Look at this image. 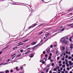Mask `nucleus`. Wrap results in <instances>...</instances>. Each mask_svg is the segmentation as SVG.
Listing matches in <instances>:
<instances>
[{"mask_svg": "<svg viewBox=\"0 0 73 73\" xmlns=\"http://www.w3.org/2000/svg\"><path fill=\"white\" fill-rule=\"evenodd\" d=\"M68 37L64 36L61 38L62 42V43H64L66 41V39H68Z\"/></svg>", "mask_w": 73, "mask_h": 73, "instance_id": "1", "label": "nucleus"}, {"mask_svg": "<svg viewBox=\"0 0 73 73\" xmlns=\"http://www.w3.org/2000/svg\"><path fill=\"white\" fill-rule=\"evenodd\" d=\"M50 48H48V49L46 50V53L47 54H49V53H50Z\"/></svg>", "mask_w": 73, "mask_h": 73, "instance_id": "2", "label": "nucleus"}, {"mask_svg": "<svg viewBox=\"0 0 73 73\" xmlns=\"http://www.w3.org/2000/svg\"><path fill=\"white\" fill-rule=\"evenodd\" d=\"M18 46H20V45H23L24 44V43H22L21 42H20L18 43Z\"/></svg>", "mask_w": 73, "mask_h": 73, "instance_id": "3", "label": "nucleus"}, {"mask_svg": "<svg viewBox=\"0 0 73 73\" xmlns=\"http://www.w3.org/2000/svg\"><path fill=\"white\" fill-rule=\"evenodd\" d=\"M33 56H34L33 54H31L29 55V56L30 57H33Z\"/></svg>", "mask_w": 73, "mask_h": 73, "instance_id": "4", "label": "nucleus"}, {"mask_svg": "<svg viewBox=\"0 0 73 73\" xmlns=\"http://www.w3.org/2000/svg\"><path fill=\"white\" fill-rule=\"evenodd\" d=\"M36 44V42H33V43H31V44L32 45H35Z\"/></svg>", "mask_w": 73, "mask_h": 73, "instance_id": "5", "label": "nucleus"}, {"mask_svg": "<svg viewBox=\"0 0 73 73\" xmlns=\"http://www.w3.org/2000/svg\"><path fill=\"white\" fill-rule=\"evenodd\" d=\"M31 52V50H29V51H28L27 52H26L25 53V54H27V53H29V52Z\"/></svg>", "mask_w": 73, "mask_h": 73, "instance_id": "6", "label": "nucleus"}, {"mask_svg": "<svg viewBox=\"0 0 73 73\" xmlns=\"http://www.w3.org/2000/svg\"><path fill=\"white\" fill-rule=\"evenodd\" d=\"M64 44H65L66 45L67 44H68V41H66L64 43Z\"/></svg>", "mask_w": 73, "mask_h": 73, "instance_id": "7", "label": "nucleus"}, {"mask_svg": "<svg viewBox=\"0 0 73 73\" xmlns=\"http://www.w3.org/2000/svg\"><path fill=\"white\" fill-rule=\"evenodd\" d=\"M65 61H66V63L65 64H68V61L67 60V59H65Z\"/></svg>", "mask_w": 73, "mask_h": 73, "instance_id": "8", "label": "nucleus"}, {"mask_svg": "<svg viewBox=\"0 0 73 73\" xmlns=\"http://www.w3.org/2000/svg\"><path fill=\"white\" fill-rule=\"evenodd\" d=\"M73 44H70V48L72 49V47H73Z\"/></svg>", "mask_w": 73, "mask_h": 73, "instance_id": "9", "label": "nucleus"}, {"mask_svg": "<svg viewBox=\"0 0 73 73\" xmlns=\"http://www.w3.org/2000/svg\"><path fill=\"white\" fill-rule=\"evenodd\" d=\"M62 50H64L65 49V47L63 46L62 48Z\"/></svg>", "mask_w": 73, "mask_h": 73, "instance_id": "10", "label": "nucleus"}, {"mask_svg": "<svg viewBox=\"0 0 73 73\" xmlns=\"http://www.w3.org/2000/svg\"><path fill=\"white\" fill-rule=\"evenodd\" d=\"M72 36H71L70 38L69 39V40L70 41H72Z\"/></svg>", "mask_w": 73, "mask_h": 73, "instance_id": "11", "label": "nucleus"}, {"mask_svg": "<svg viewBox=\"0 0 73 73\" xmlns=\"http://www.w3.org/2000/svg\"><path fill=\"white\" fill-rule=\"evenodd\" d=\"M51 58H52V57L50 56H49L48 57V60H51Z\"/></svg>", "mask_w": 73, "mask_h": 73, "instance_id": "12", "label": "nucleus"}, {"mask_svg": "<svg viewBox=\"0 0 73 73\" xmlns=\"http://www.w3.org/2000/svg\"><path fill=\"white\" fill-rule=\"evenodd\" d=\"M36 25H37V24H35L33 26H32V28H33V27H35V26H36Z\"/></svg>", "mask_w": 73, "mask_h": 73, "instance_id": "13", "label": "nucleus"}, {"mask_svg": "<svg viewBox=\"0 0 73 73\" xmlns=\"http://www.w3.org/2000/svg\"><path fill=\"white\" fill-rule=\"evenodd\" d=\"M20 52L21 53H22V52H24V50L23 49L20 50Z\"/></svg>", "mask_w": 73, "mask_h": 73, "instance_id": "14", "label": "nucleus"}, {"mask_svg": "<svg viewBox=\"0 0 73 73\" xmlns=\"http://www.w3.org/2000/svg\"><path fill=\"white\" fill-rule=\"evenodd\" d=\"M53 70H54V71H57V70L56 69V68H54Z\"/></svg>", "mask_w": 73, "mask_h": 73, "instance_id": "15", "label": "nucleus"}, {"mask_svg": "<svg viewBox=\"0 0 73 73\" xmlns=\"http://www.w3.org/2000/svg\"><path fill=\"white\" fill-rule=\"evenodd\" d=\"M65 57L66 58H68V56L67 55H66Z\"/></svg>", "mask_w": 73, "mask_h": 73, "instance_id": "16", "label": "nucleus"}, {"mask_svg": "<svg viewBox=\"0 0 73 73\" xmlns=\"http://www.w3.org/2000/svg\"><path fill=\"white\" fill-rule=\"evenodd\" d=\"M60 68V67L59 66H57L56 68V69H58Z\"/></svg>", "mask_w": 73, "mask_h": 73, "instance_id": "17", "label": "nucleus"}, {"mask_svg": "<svg viewBox=\"0 0 73 73\" xmlns=\"http://www.w3.org/2000/svg\"><path fill=\"white\" fill-rule=\"evenodd\" d=\"M42 33H43V32H42L40 33H39L38 35H40L42 34Z\"/></svg>", "mask_w": 73, "mask_h": 73, "instance_id": "18", "label": "nucleus"}, {"mask_svg": "<svg viewBox=\"0 0 73 73\" xmlns=\"http://www.w3.org/2000/svg\"><path fill=\"white\" fill-rule=\"evenodd\" d=\"M17 68H18V67H17L16 68H15V69H16V70H17V71H19V70L18 69H17Z\"/></svg>", "mask_w": 73, "mask_h": 73, "instance_id": "19", "label": "nucleus"}, {"mask_svg": "<svg viewBox=\"0 0 73 73\" xmlns=\"http://www.w3.org/2000/svg\"><path fill=\"white\" fill-rule=\"evenodd\" d=\"M9 71L8 70H7L6 71H5L6 73H7L8 72H9Z\"/></svg>", "mask_w": 73, "mask_h": 73, "instance_id": "20", "label": "nucleus"}, {"mask_svg": "<svg viewBox=\"0 0 73 73\" xmlns=\"http://www.w3.org/2000/svg\"><path fill=\"white\" fill-rule=\"evenodd\" d=\"M71 58H72V57L71 56H70L68 57V59H69V60H70Z\"/></svg>", "mask_w": 73, "mask_h": 73, "instance_id": "21", "label": "nucleus"}, {"mask_svg": "<svg viewBox=\"0 0 73 73\" xmlns=\"http://www.w3.org/2000/svg\"><path fill=\"white\" fill-rule=\"evenodd\" d=\"M73 25V23L70 24V25H68V26H71V25Z\"/></svg>", "mask_w": 73, "mask_h": 73, "instance_id": "22", "label": "nucleus"}, {"mask_svg": "<svg viewBox=\"0 0 73 73\" xmlns=\"http://www.w3.org/2000/svg\"><path fill=\"white\" fill-rule=\"evenodd\" d=\"M64 28H63L62 29H61V30H60V31L61 32H62V31H64Z\"/></svg>", "mask_w": 73, "mask_h": 73, "instance_id": "23", "label": "nucleus"}, {"mask_svg": "<svg viewBox=\"0 0 73 73\" xmlns=\"http://www.w3.org/2000/svg\"><path fill=\"white\" fill-rule=\"evenodd\" d=\"M17 47H14L13 48V50H15V49H16V48H17Z\"/></svg>", "mask_w": 73, "mask_h": 73, "instance_id": "24", "label": "nucleus"}, {"mask_svg": "<svg viewBox=\"0 0 73 73\" xmlns=\"http://www.w3.org/2000/svg\"><path fill=\"white\" fill-rule=\"evenodd\" d=\"M21 54H19V55H17V57H20V56H21Z\"/></svg>", "mask_w": 73, "mask_h": 73, "instance_id": "25", "label": "nucleus"}, {"mask_svg": "<svg viewBox=\"0 0 73 73\" xmlns=\"http://www.w3.org/2000/svg\"><path fill=\"white\" fill-rule=\"evenodd\" d=\"M58 53V51L57 50L56 51V54H57Z\"/></svg>", "mask_w": 73, "mask_h": 73, "instance_id": "26", "label": "nucleus"}, {"mask_svg": "<svg viewBox=\"0 0 73 73\" xmlns=\"http://www.w3.org/2000/svg\"><path fill=\"white\" fill-rule=\"evenodd\" d=\"M44 61V59H43L42 60H40V62H42V61Z\"/></svg>", "mask_w": 73, "mask_h": 73, "instance_id": "27", "label": "nucleus"}, {"mask_svg": "<svg viewBox=\"0 0 73 73\" xmlns=\"http://www.w3.org/2000/svg\"><path fill=\"white\" fill-rule=\"evenodd\" d=\"M49 69H48L47 70H46V73H47V72H48Z\"/></svg>", "mask_w": 73, "mask_h": 73, "instance_id": "28", "label": "nucleus"}, {"mask_svg": "<svg viewBox=\"0 0 73 73\" xmlns=\"http://www.w3.org/2000/svg\"><path fill=\"white\" fill-rule=\"evenodd\" d=\"M42 64H44L45 63V61H42Z\"/></svg>", "mask_w": 73, "mask_h": 73, "instance_id": "29", "label": "nucleus"}, {"mask_svg": "<svg viewBox=\"0 0 73 73\" xmlns=\"http://www.w3.org/2000/svg\"><path fill=\"white\" fill-rule=\"evenodd\" d=\"M15 55H16V54H13V55H11V57H13V56H15Z\"/></svg>", "mask_w": 73, "mask_h": 73, "instance_id": "30", "label": "nucleus"}, {"mask_svg": "<svg viewBox=\"0 0 73 73\" xmlns=\"http://www.w3.org/2000/svg\"><path fill=\"white\" fill-rule=\"evenodd\" d=\"M62 67L63 68H65V65H63L62 66Z\"/></svg>", "mask_w": 73, "mask_h": 73, "instance_id": "31", "label": "nucleus"}, {"mask_svg": "<svg viewBox=\"0 0 73 73\" xmlns=\"http://www.w3.org/2000/svg\"><path fill=\"white\" fill-rule=\"evenodd\" d=\"M50 62H53V59H51L50 60Z\"/></svg>", "mask_w": 73, "mask_h": 73, "instance_id": "32", "label": "nucleus"}, {"mask_svg": "<svg viewBox=\"0 0 73 73\" xmlns=\"http://www.w3.org/2000/svg\"><path fill=\"white\" fill-rule=\"evenodd\" d=\"M31 28H32V26H31L29 27L28 29H31Z\"/></svg>", "mask_w": 73, "mask_h": 73, "instance_id": "33", "label": "nucleus"}, {"mask_svg": "<svg viewBox=\"0 0 73 73\" xmlns=\"http://www.w3.org/2000/svg\"><path fill=\"white\" fill-rule=\"evenodd\" d=\"M54 65V63H52V66H53Z\"/></svg>", "mask_w": 73, "mask_h": 73, "instance_id": "34", "label": "nucleus"}, {"mask_svg": "<svg viewBox=\"0 0 73 73\" xmlns=\"http://www.w3.org/2000/svg\"><path fill=\"white\" fill-rule=\"evenodd\" d=\"M52 53H50L49 54L50 56H52Z\"/></svg>", "mask_w": 73, "mask_h": 73, "instance_id": "35", "label": "nucleus"}, {"mask_svg": "<svg viewBox=\"0 0 73 73\" xmlns=\"http://www.w3.org/2000/svg\"><path fill=\"white\" fill-rule=\"evenodd\" d=\"M67 70H70V69H69V67H67Z\"/></svg>", "mask_w": 73, "mask_h": 73, "instance_id": "36", "label": "nucleus"}, {"mask_svg": "<svg viewBox=\"0 0 73 73\" xmlns=\"http://www.w3.org/2000/svg\"><path fill=\"white\" fill-rule=\"evenodd\" d=\"M38 45H39V44H38L35 46H34L36 48V46H38Z\"/></svg>", "mask_w": 73, "mask_h": 73, "instance_id": "37", "label": "nucleus"}, {"mask_svg": "<svg viewBox=\"0 0 73 73\" xmlns=\"http://www.w3.org/2000/svg\"><path fill=\"white\" fill-rule=\"evenodd\" d=\"M57 60H59V59H60V56L57 57Z\"/></svg>", "mask_w": 73, "mask_h": 73, "instance_id": "38", "label": "nucleus"}, {"mask_svg": "<svg viewBox=\"0 0 73 73\" xmlns=\"http://www.w3.org/2000/svg\"><path fill=\"white\" fill-rule=\"evenodd\" d=\"M47 58V57H45L43 59H44V60H46Z\"/></svg>", "mask_w": 73, "mask_h": 73, "instance_id": "39", "label": "nucleus"}, {"mask_svg": "<svg viewBox=\"0 0 73 73\" xmlns=\"http://www.w3.org/2000/svg\"><path fill=\"white\" fill-rule=\"evenodd\" d=\"M43 54H45V51H44L43 52Z\"/></svg>", "mask_w": 73, "mask_h": 73, "instance_id": "40", "label": "nucleus"}, {"mask_svg": "<svg viewBox=\"0 0 73 73\" xmlns=\"http://www.w3.org/2000/svg\"><path fill=\"white\" fill-rule=\"evenodd\" d=\"M10 72H11V73H12L13 72V70H10Z\"/></svg>", "mask_w": 73, "mask_h": 73, "instance_id": "41", "label": "nucleus"}, {"mask_svg": "<svg viewBox=\"0 0 73 73\" xmlns=\"http://www.w3.org/2000/svg\"><path fill=\"white\" fill-rule=\"evenodd\" d=\"M35 48H36L35 46L34 47H33V48H32V49L33 50H34V49H35Z\"/></svg>", "mask_w": 73, "mask_h": 73, "instance_id": "42", "label": "nucleus"}, {"mask_svg": "<svg viewBox=\"0 0 73 73\" xmlns=\"http://www.w3.org/2000/svg\"><path fill=\"white\" fill-rule=\"evenodd\" d=\"M7 47H6L4 49H3L2 50H4V49H7Z\"/></svg>", "mask_w": 73, "mask_h": 73, "instance_id": "43", "label": "nucleus"}, {"mask_svg": "<svg viewBox=\"0 0 73 73\" xmlns=\"http://www.w3.org/2000/svg\"><path fill=\"white\" fill-rule=\"evenodd\" d=\"M7 63H5L3 64V65H7Z\"/></svg>", "mask_w": 73, "mask_h": 73, "instance_id": "44", "label": "nucleus"}, {"mask_svg": "<svg viewBox=\"0 0 73 73\" xmlns=\"http://www.w3.org/2000/svg\"><path fill=\"white\" fill-rule=\"evenodd\" d=\"M50 48H53V45H51L50 46Z\"/></svg>", "mask_w": 73, "mask_h": 73, "instance_id": "45", "label": "nucleus"}, {"mask_svg": "<svg viewBox=\"0 0 73 73\" xmlns=\"http://www.w3.org/2000/svg\"><path fill=\"white\" fill-rule=\"evenodd\" d=\"M65 62L64 61L63 62V64H65Z\"/></svg>", "mask_w": 73, "mask_h": 73, "instance_id": "46", "label": "nucleus"}, {"mask_svg": "<svg viewBox=\"0 0 73 73\" xmlns=\"http://www.w3.org/2000/svg\"><path fill=\"white\" fill-rule=\"evenodd\" d=\"M15 57H16V56H15L13 57V58H12V59H13V58H14Z\"/></svg>", "mask_w": 73, "mask_h": 73, "instance_id": "47", "label": "nucleus"}, {"mask_svg": "<svg viewBox=\"0 0 73 73\" xmlns=\"http://www.w3.org/2000/svg\"><path fill=\"white\" fill-rule=\"evenodd\" d=\"M59 66H62V64H59Z\"/></svg>", "mask_w": 73, "mask_h": 73, "instance_id": "48", "label": "nucleus"}, {"mask_svg": "<svg viewBox=\"0 0 73 73\" xmlns=\"http://www.w3.org/2000/svg\"><path fill=\"white\" fill-rule=\"evenodd\" d=\"M47 56H48V54H46L45 55V57H47Z\"/></svg>", "mask_w": 73, "mask_h": 73, "instance_id": "49", "label": "nucleus"}, {"mask_svg": "<svg viewBox=\"0 0 73 73\" xmlns=\"http://www.w3.org/2000/svg\"><path fill=\"white\" fill-rule=\"evenodd\" d=\"M59 64H61V61H59L58 62Z\"/></svg>", "mask_w": 73, "mask_h": 73, "instance_id": "50", "label": "nucleus"}, {"mask_svg": "<svg viewBox=\"0 0 73 73\" xmlns=\"http://www.w3.org/2000/svg\"><path fill=\"white\" fill-rule=\"evenodd\" d=\"M48 40V38H47V39H46V40H45L44 41V42H45L46 41H47V40Z\"/></svg>", "mask_w": 73, "mask_h": 73, "instance_id": "51", "label": "nucleus"}, {"mask_svg": "<svg viewBox=\"0 0 73 73\" xmlns=\"http://www.w3.org/2000/svg\"><path fill=\"white\" fill-rule=\"evenodd\" d=\"M20 68L21 69H23V67H20Z\"/></svg>", "mask_w": 73, "mask_h": 73, "instance_id": "52", "label": "nucleus"}, {"mask_svg": "<svg viewBox=\"0 0 73 73\" xmlns=\"http://www.w3.org/2000/svg\"><path fill=\"white\" fill-rule=\"evenodd\" d=\"M69 64H70V63H72V62L71 61H69Z\"/></svg>", "mask_w": 73, "mask_h": 73, "instance_id": "53", "label": "nucleus"}, {"mask_svg": "<svg viewBox=\"0 0 73 73\" xmlns=\"http://www.w3.org/2000/svg\"><path fill=\"white\" fill-rule=\"evenodd\" d=\"M50 33H48V34H47L46 35L48 36V35H50Z\"/></svg>", "mask_w": 73, "mask_h": 73, "instance_id": "54", "label": "nucleus"}, {"mask_svg": "<svg viewBox=\"0 0 73 73\" xmlns=\"http://www.w3.org/2000/svg\"><path fill=\"white\" fill-rule=\"evenodd\" d=\"M65 73H68V71H65Z\"/></svg>", "mask_w": 73, "mask_h": 73, "instance_id": "55", "label": "nucleus"}, {"mask_svg": "<svg viewBox=\"0 0 73 73\" xmlns=\"http://www.w3.org/2000/svg\"><path fill=\"white\" fill-rule=\"evenodd\" d=\"M8 6V4H6V7H7Z\"/></svg>", "mask_w": 73, "mask_h": 73, "instance_id": "56", "label": "nucleus"}, {"mask_svg": "<svg viewBox=\"0 0 73 73\" xmlns=\"http://www.w3.org/2000/svg\"><path fill=\"white\" fill-rule=\"evenodd\" d=\"M49 73H52V71L50 70V71H49Z\"/></svg>", "mask_w": 73, "mask_h": 73, "instance_id": "57", "label": "nucleus"}, {"mask_svg": "<svg viewBox=\"0 0 73 73\" xmlns=\"http://www.w3.org/2000/svg\"><path fill=\"white\" fill-rule=\"evenodd\" d=\"M62 69H63V68H62V67H61L60 68V70H62Z\"/></svg>", "mask_w": 73, "mask_h": 73, "instance_id": "58", "label": "nucleus"}, {"mask_svg": "<svg viewBox=\"0 0 73 73\" xmlns=\"http://www.w3.org/2000/svg\"><path fill=\"white\" fill-rule=\"evenodd\" d=\"M68 54H70V52H68Z\"/></svg>", "mask_w": 73, "mask_h": 73, "instance_id": "59", "label": "nucleus"}, {"mask_svg": "<svg viewBox=\"0 0 73 73\" xmlns=\"http://www.w3.org/2000/svg\"><path fill=\"white\" fill-rule=\"evenodd\" d=\"M66 54H67L68 53V52L66 51Z\"/></svg>", "mask_w": 73, "mask_h": 73, "instance_id": "60", "label": "nucleus"}, {"mask_svg": "<svg viewBox=\"0 0 73 73\" xmlns=\"http://www.w3.org/2000/svg\"><path fill=\"white\" fill-rule=\"evenodd\" d=\"M66 66H69V64H68L66 65Z\"/></svg>", "mask_w": 73, "mask_h": 73, "instance_id": "61", "label": "nucleus"}, {"mask_svg": "<svg viewBox=\"0 0 73 73\" xmlns=\"http://www.w3.org/2000/svg\"><path fill=\"white\" fill-rule=\"evenodd\" d=\"M50 66V64H48V65L47 66Z\"/></svg>", "mask_w": 73, "mask_h": 73, "instance_id": "62", "label": "nucleus"}, {"mask_svg": "<svg viewBox=\"0 0 73 73\" xmlns=\"http://www.w3.org/2000/svg\"><path fill=\"white\" fill-rule=\"evenodd\" d=\"M62 60H64V58H62Z\"/></svg>", "mask_w": 73, "mask_h": 73, "instance_id": "63", "label": "nucleus"}, {"mask_svg": "<svg viewBox=\"0 0 73 73\" xmlns=\"http://www.w3.org/2000/svg\"><path fill=\"white\" fill-rule=\"evenodd\" d=\"M61 73H64V72L63 71H62L61 72Z\"/></svg>", "mask_w": 73, "mask_h": 73, "instance_id": "64", "label": "nucleus"}]
</instances>
